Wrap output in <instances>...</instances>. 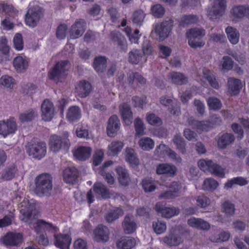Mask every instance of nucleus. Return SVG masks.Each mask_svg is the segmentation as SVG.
<instances>
[{
    "label": "nucleus",
    "instance_id": "f257e3e1",
    "mask_svg": "<svg viewBox=\"0 0 249 249\" xmlns=\"http://www.w3.org/2000/svg\"><path fill=\"white\" fill-rule=\"evenodd\" d=\"M18 208L20 212V219L31 225L33 224V227L37 234L36 240L38 243L43 246L49 244V240L46 234L41 233L42 231L46 230L53 233H57L59 228L52 224L47 222L43 220H37L34 222L33 214L36 209V205L33 200H29L27 198H24L19 204Z\"/></svg>",
    "mask_w": 249,
    "mask_h": 249
},
{
    "label": "nucleus",
    "instance_id": "f03ea898",
    "mask_svg": "<svg viewBox=\"0 0 249 249\" xmlns=\"http://www.w3.org/2000/svg\"><path fill=\"white\" fill-rule=\"evenodd\" d=\"M35 193L40 197L50 196L53 191L52 178L48 174L38 176L35 179Z\"/></svg>",
    "mask_w": 249,
    "mask_h": 249
},
{
    "label": "nucleus",
    "instance_id": "7ed1b4c3",
    "mask_svg": "<svg viewBox=\"0 0 249 249\" xmlns=\"http://www.w3.org/2000/svg\"><path fill=\"white\" fill-rule=\"evenodd\" d=\"M69 138V133L67 131H64L60 135H52L49 142L50 150L54 153L67 151L71 145Z\"/></svg>",
    "mask_w": 249,
    "mask_h": 249
},
{
    "label": "nucleus",
    "instance_id": "20e7f679",
    "mask_svg": "<svg viewBox=\"0 0 249 249\" xmlns=\"http://www.w3.org/2000/svg\"><path fill=\"white\" fill-rule=\"evenodd\" d=\"M68 62L66 60L58 62L49 72V77L56 82H62L67 75Z\"/></svg>",
    "mask_w": 249,
    "mask_h": 249
},
{
    "label": "nucleus",
    "instance_id": "39448f33",
    "mask_svg": "<svg viewBox=\"0 0 249 249\" xmlns=\"http://www.w3.org/2000/svg\"><path fill=\"white\" fill-rule=\"evenodd\" d=\"M172 26L173 21L171 19L156 25L154 30L152 32V37L160 41L164 40L169 36Z\"/></svg>",
    "mask_w": 249,
    "mask_h": 249
},
{
    "label": "nucleus",
    "instance_id": "423d86ee",
    "mask_svg": "<svg viewBox=\"0 0 249 249\" xmlns=\"http://www.w3.org/2000/svg\"><path fill=\"white\" fill-rule=\"evenodd\" d=\"M210 119L211 122L192 120L189 122V124L197 132L201 133L204 131H208L214 125H219L221 123V119L215 115L212 116Z\"/></svg>",
    "mask_w": 249,
    "mask_h": 249
},
{
    "label": "nucleus",
    "instance_id": "0eeeda50",
    "mask_svg": "<svg viewBox=\"0 0 249 249\" xmlns=\"http://www.w3.org/2000/svg\"><path fill=\"white\" fill-rule=\"evenodd\" d=\"M205 31L201 28H193L186 32V36L188 40L189 46L193 48L201 47L205 42L201 39L205 36Z\"/></svg>",
    "mask_w": 249,
    "mask_h": 249
},
{
    "label": "nucleus",
    "instance_id": "6e6552de",
    "mask_svg": "<svg viewBox=\"0 0 249 249\" xmlns=\"http://www.w3.org/2000/svg\"><path fill=\"white\" fill-rule=\"evenodd\" d=\"M42 16L40 7L35 2L30 3L29 9L26 15L25 23L30 27H35Z\"/></svg>",
    "mask_w": 249,
    "mask_h": 249
},
{
    "label": "nucleus",
    "instance_id": "1a4fd4ad",
    "mask_svg": "<svg viewBox=\"0 0 249 249\" xmlns=\"http://www.w3.org/2000/svg\"><path fill=\"white\" fill-rule=\"evenodd\" d=\"M199 168L205 172H209L220 178L224 177L225 169L214 163L211 160H200L197 162Z\"/></svg>",
    "mask_w": 249,
    "mask_h": 249
},
{
    "label": "nucleus",
    "instance_id": "9d476101",
    "mask_svg": "<svg viewBox=\"0 0 249 249\" xmlns=\"http://www.w3.org/2000/svg\"><path fill=\"white\" fill-rule=\"evenodd\" d=\"M18 130V124L14 117L0 120V135L3 138L12 136Z\"/></svg>",
    "mask_w": 249,
    "mask_h": 249
},
{
    "label": "nucleus",
    "instance_id": "9b49d317",
    "mask_svg": "<svg viewBox=\"0 0 249 249\" xmlns=\"http://www.w3.org/2000/svg\"><path fill=\"white\" fill-rule=\"evenodd\" d=\"M225 0H214L211 7L207 10V16L212 20H215L222 16L226 9Z\"/></svg>",
    "mask_w": 249,
    "mask_h": 249
},
{
    "label": "nucleus",
    "instance_id": "f8f14e48",
    "mask_svg": "<svg viewBox=\"0 0 249 249\" xmlns=\"http://www.w3.org/2000/svg\"><path fill=\"white\" fill-rule=\"evenodd\" d=\"M26 151L30 156L40 160L46 154V144L44 142L29 144L26 147Z\"/></svg>",
    "mask_w": 249,
    "mask_h": 249
},
{
    "label": "nucleus",
    "instance_id": "ddd939ff",
    "mask_svg": "<svg viewBox=\"0 0 249 249\" xmlns=\"http://www.w3.org/2000/svg\"><path fill=\"white\" fill-rule=\"evenodd\" d=\"M41 117L46 122L51 121L55 115V107L53 103L48 99L44 100L41 106Z\"/></svg>",
    "mask_w": 249,
    "mask_h": 249
},
{
    "label": "nucleus",
    "instance_id": "4468645a",
    "mask_svg": "<svg viewBox=\"0 0 249 249\" xmlns=\"http://www.w3.org/2000/svg\"><path fill=\"white\" fill-rule=\"evenodd\" d=\"M184 190L185 188L182 186L180 183L173 182L169 187V190L161 193L160 197L165 199L173 198L179 196Z\"/></svg>",
    "mask_w": 249,
    "mask_h": 249
},
{
    "label": "nucleus",
    "instance_id": "2eb2a0df",
    "mask_svg": "<svg viewBox=\"0 0 249 249\" xmlns=\"http://www.w3.org/2000/svg\"><path fill=\"white\" fill-rule=\"evenodd\" d=\"M231 18L237 21L244 17L249 18V6L237 5L233 6L230 11Z\"/></svg>",
    "mask_w": 249,
    "mask_h": 249
},
{
    "label": "nucleus",
    "instance_id": "dca6fc26",
    "mask_svg": "<svg viewBox=\"0 0 249 249\" xmlns=\"http://www.w3.org/2000/svg\"><path fill=\"white\" fill-rule=\"evenodd\" d=\"M54 245L60 249H69L71 238L68 234L54 233Z\"/></svg>",
    "mask_w": 249,
    "mask_h": 249
},
{
    "label": "nucleus",
    "instance_id": "f3484780",
    "mask_svg": "<svg viewBox=\"0 0 249 249\" xmlns=\"http://www.w3.org/2000/svg\"><path fill=\"white\" fill-rule=\"evenodd\" d=\"M155 209L156 212L161 215L163 217L169 218L178 215L179 210L175 207H167L162 203L159 202L156 204Z\"/></svg>",
    "mask_w": 249,
    "mask_h": 249
},
{
    "label": "nucleus",
    "instance_id": "a211bd4d",
    "mask_svg": "<svg viewBox=\"0 0 249 249\" xmlns=\"http://www.w3.org/2000/svg\"><path fill=\"white\" fill-rule=\"evenodd\" d=\"M178 169L172 164L163 163L156 166V173L158 175H166L169 177H173L177 175Z\"/></svg>",
    "mask_w": 249,
    "mask_h": 249
},
{
    "label": "nucleus",
    "instance_id": "6ab92c4d",
    "mask_svg": "<svg viewBox=\"0 0 249 249\" xmlns=\"http://www.w3.org/2000/svg\"><path fill=\"white\" fill-rule=\"evenodd\" d=\"M121 124L116 115L111 116L108 121L107 127V135L110 137H115L120 128Z\"/></svg>",
    "mask_w": 249,
    "mask_h": 249
},
{
    "label": "nucleus",
    "instance_id": "aec40b11",
    "mask_svg": "<svg viewBox=\"0 0 249 249\" xmlns=\"http://www.w3.org/2000/svg\"><path fill=\"white\" fill-rule=\"evenodd\" d=\"M110 232L106 226L100 225L94 230V239L98 242H106L109 239Z\"/></svg>",
    "mask_w": 249,
    "mask_h": 249
},
{
    "label": "nucleus",
    "instance_id": "412c9836",
    "mask_svg": "<svg viewBox=\"0 0 249 249\" xmlns=\"http://www.w3.org/2000/svg\"><path fill=\"white\" fill-rule=\"evenodd\" d=\"M121 26L123 28L122 30L125 33L132 43L136 44L138 43L141 35L139 34L140 32L138 29L135 30L132 32L131 28L126 26V20L125 19H123L122 21Z\"/></svg>",
    "mask_w": 249,
    "mask_h": 249
},
{
    "label": "nucleus",
    "instance_id": "4be33fe9",
    "mask_svg": "<svg viewBox=\"0 0 249 249\" xmlns=\"http://www.w3.org/2000/svg\"><path fill=\"white\" fill-rule=\"evenodd\" d=\"M13 64L15 70L18 73H22L28 69L29 61L26 57L18 55L14 59Z\"/></svg>",
    "mask_w": 249,
    "mask_h": 249
},
{
    "label": "nucleus",
    "instance_id": "5701e85b",
    "mask_svg": "<svg viewBox=\"0 0 249 249\" xmlns=\"http://www.w3.org/2000/svg\"><path fill=\"white\" fill-rule=\"evenodd\" d=\"M174 231L175 233H171L168 236L160 238V241L170 247L179 245L182 243L183 239L176 230Z\"/></svg>",
    "mask_w": 249,
    "mask_h": 249
},
{
    "label": "nucleus",
    "instance_id": "b1692460",
    "mask_svg": "<svg viewBox=\"0 0 249 249\" xmlns=\"http://www.w3.org/2000/svg\"><path fill=\"white\" fill-rule=\"evenodd\" d=\"M22 235L18 232H8L3 238V243L6 246H17L22 241Z\"/></svg>",
    "mask_w": 249,
    "mask_h": 249
},
{
    "label": "nucleus",
    "instance_id": "393cba45",
    "mask_svg": "<svg viewBox=\"0 0 249 249\" xmlns=\"http://www.w3.org/2000/svg\"><path fill=\"white\" fill-rule=\"evenodd\" d=\"M125 161L132 167H136L140 164V160L138 158L135 150L130 147H126L124 153Z\"/></svg>",
    "mask_w": 249,
    "mask_h": 249
},
{
    "label": "nucleus",
    "instance_id": "a878e982",
    "mask_svg": "<svg viewBox=\"0 0 249 249\" xmlns=\"http://www.w3.org/2000/svg\"><path fill=\"white\" fill-rule=\"evenodd\" d=\"M91 152L90 147L80 146L73 151V155L78 160H85L90 158Z\"/></svg>",
    "mask_w": 249,
    "mask_h": 249
},
{
    "label": "nucleus",
    "instance_id": "bb28decb",
    "mask_svg": "<svg viewBox=\"0 0 249 249\" xmlns=\"http://www.w3.org/2000/svg\"><path fill=\"white\" fill-rule=\"evenodd\" d=\"M85 23L83 19L76 20L71 26L70 31L71 37L72 39L78 38L81 36L85 31Z\"/></svg>",
    "mask_w": 249,
    "mask_h": 249
},
{
    "label": "nucleus",
    "instance_id": "cd10ccee",
    "mask_svg": "<svg viewBox=\"0 0 249 249\" xmlns=\"http://www.w3.org/2000/svg\"><path fill=\"white\" fill-rule=\"evenodd\" d=\"M188 225L192 228L200 230H209L210 228V224L202 219L191 217L187 221Z\"/></svg>",
    "mask_w": 249,
    "mask_h": 249
},
{
    "label": "nucleus",
    "instance_id": "c85d7f7f",
    "mask_svg": "<svg viewBox=\"0 0 249 249\" xmlns=\"http://www.w3.org/2000/svg\"><path fill=\"white\" fill-rule=\"evenodd\" d=\"M111 37L113 41L117 43L118 48L120 51L126 52L128 49L127 42L125 38L119 32L111 33Z\"/></svg>",
    "mask_w": 249,
    "mask_h": 249
},
{
    "label": "nucleus",
    "instance_id": "c756f323",
    "mask_svg": "<svg viewBox=\"0 0 249 249\" xmlns=\"http://www.w3.org/2000/svg\"><path fill=\"white\" fill-rule=\"evenodd\" d=\"M91 90L90 84L85 80L80 81L76 86V91L78 95L81 98L88 96Z\"/></svg>",
    "mask_w": 249,
    "mask_h": 249
},
{
    "label": "nucleus",
    "instance_id": "7c9ffc66",
    "mask_svg": "<svg viewBox=\"0 0 249 249\" xmlns=\"http://www.w3.org/2000/svg\"><path fill=\"white\" fill-rule=\"evenodd\" d=\"M136 244V239L132 237H122L116 242L117 247L119 249H131Z\"/></svg>",
    "mask_w": 249,
    "mask_h": 249
},
{
    "label": "nucleus",
    "instance_id": "2f4dec72",
    "mask_svg": "<svg viewBox=\"0 0 249 249\" xmlns=\"http://www.w3.org/2000/svg\"><path fill=\"white\" fill-rule=\"evenodd\" d=\"M120 112L124 123L129 125L132 123L133 115L129 105L123 104L120 107Z\"/></svg>",
    "mask_w": 249,
    "mask_h": 249
},
{
    "label": "nucleus",
    "instance_id": "473e14b6",
    "mask_svg": "<svg viewBox=\"0 0 249 249\" xmlns=\"http://www.w3.org/2000/svg\"><path fill=\"white\" fill-rule=\"evenodd\" d=\"M228 91L231 95L238 94L242 87L241 80L233 77L229 78L228 80Z\"/></svg>",
    "mask_w": 249,
    "mask_h": 249
},
{
    "label": "nucleus",
    "instance_id": "72a5a7b5",
    "mask_svg": "<svg viewBox=\"0 0 249 249\" xmlns=\"http://www.w3.org/2000/svg\"><path fill=\"white\" fill-rule=\"evenodd\" d=\"M124 146V144L121 141H112L107 146V154L110 156H117L122 151Z\"/></svg>",
    "mask_w": 249,
    "mask_h": 249
},
{
    "label": "nucleus",
    "instance_id": "f704fd0d",
    "mask_svg": "<svg viewBox=\"0 0 249 249\" xmlns=\"http://www.w3.org/2000/svg\"><path fill=\"white\" fill-rule=\"evenodd\" d=\"M123 227L126 234H131L135 231L137 225L133 215H127L125 216L123 223Z\"/></svg>",
    "mask_w": 249,
    "mask_h": 249
},
{
    "label": "nucleus",
    "instance_id": "c9c22d12",
    "mask_svg": "<svg viewBox=\"0 0 249 249\" xmlns=\"http://www.w3.org/2000/svg\"><path fill=\"white\" fill-rule=\"evenodd\" d=\"M78 174L75 167H67L63 171V179L67 183H73L76 180Z\"/></svg>",
    "mask_w": 249,
    "mask_h": 249
},
{
    "label": "nucleus",
    "instance_id": "e433bc0d",
    "mask_svg": "<svg viewBox=\"0 0 249 249\" xmlns=\"http://www.w3.org/2000/svg\"><path fill=\"white\" fill-rule=\"evenodd\" d=\"M160 102L164 106H171L169 107V110L171 114L176 116H178L180 114L179 108L178 107L175 100L173 101L166 97H162L160 99Z\"/></svg>",
    "mask_w": 249,
    "mask_h": 249
},
{
    "label": "nucleus",
    "instance_id": "4c0bfd02",
    "mask_svg": "<svg viewBox=\"0 0 249 249\" xmlns=\"http://www.w3.org/2000/svg\"><path fill=\"white\" fill-rule=\"evenodd\" d=\"M201 72L202 73L203 77L201 78L200 77V80L203 81V78H204L208 81L210 86L213 88L216 89H218L219 88L220 86L218 83L216 81L215 78L209 70L204 68L202 69Z\"/></svg>",
    "mask_w": 249,
    "mask_h": 249
},
{
    "label": "nucleus",
    "instance_id": "58836bf2",
    "mask_svg": "<svg viewBox=\"0 0 249 249\" xmlns=\"http://www.w3.org/2000/svg\"><path fill=\"white\" fill-rule=\"evenodd\" d=\"M81 117V111L77 106L70 107L67 113V118L70 122L77 121Z\"/></svg>",
    "mask_w": 249,
    "mask_h": 249
},
{
    "label": "nucleus",
    "instance_id": "ea45409f",
    "mask_svg": "<svg viewBox=\"0 0 249 249\" xmlns=\"http://www.w3.org/2000/svg\"><path fill=\"white\" fill-rule=\"evenodd\" d=\"M226 33L229 41L232 44H236L239 40L240 34L238 30L229 26L226 29Z\"/></svg>",
    "mask_w": 249,
    "mask_h": 249
},
{
    "label": "nucleus",
    "instance_id": "a19ab883",
    "mask_svg": "<svg viewBox=\"0 0 249 249\" xmlns=\"http://www.w3.org/2000/svg\"><path fill=\"white\" fill-rule=\"evenodd\" d=\"M168 79L177 85H182L187 82V77L182 73L178 72H171L168 75Z\"/></svg>",
    "mask_w": 249,
    "mask_h": 249
},
{
    "label": "nucleus",
    "instance_id": "79ce46f5",
    "mask_svg": "<svg viewBox=\"0 0 249 249\" xmlns=\"http://www.w3.org/2000/svg\"><path fill=\"white\" fill-rule=\"evenodd\" d=\"M116 171L118 175V180L120 183L123 185H127L130 179L127 170L122 167H118L116 169Z\"/></svg>",
    "mask_w": 249,
    "mask_h": 249
},
{
    "label": "nucleus",
    "instance_id": "37998d69",
    "mask_svg": "<svg viewBox=\"0 0 249 249\" xmlns=\"http://www.w3.org/2000/svg\"><path fill=\"white\" fill-rule=\"evenodd\" d=\"M140 147L144 151H150L155 145L154 141L148 137H142L138 142Z\"/></svg>",
    "mask_w": 249,
    "mask_h": 249
},
{
    "label": "nucleus",
    "instance_id": "c03bdc74",
    "mask_svg": "<svg viewBox=\"0 0 249 249\" xmlns=\"http://www.w3.org/2000/svg\"><path fill=\"white\" fill-rule=\"evenodd\" d=\"M234 138L233 135L225 133L219 137L217 144L220 148H224L233 142Z\"/></svg>",
    "mask_w": 249,
    "mask_h": 249
},
{
    "label": "nucleus",
    "instance_id": "a18cd8bd",
    "mask_svg": "<svg viewBox=\"0 0 249 249\" xmlns=\"http://www.w3.org/2000/svg\"><path fill=\"white\" fill-rule=\"evenodd\" d=\"M143 54L138 49H133L128 53V61L134 64H138L142 61Z\"/></svg>",
    "mask_w": 249,
    "mask_h": 249
},
{
    "label": "nucleus",
    "instance_id": "49530a36",
    "mask_svg": "<svg viewBox=\"0 0 249 249\" xmlns=\"http://www.w3.org/2000/svg\"><path fill=\"white\" fill-rule=\"evenodd\" d=\"M37 115V112L33 109H30L20 114L19 120L22 123L31 121Z\"/></svg>",
    "mask_w": 249,
    "mask_h": 249
},
{
    "label": "nucleus",
    "instance_id": "de8ad7c7",
    "mask_svg": "<svg viewBox=\"0 0 249 249\" xmlns=\"http://www.w3.org/2000/svg\"><path fill=\"white\" fill-rule=\"evenodd\" d=\"M15 80L8 75H4L0 78V86L5 89H12L15 84Z\"/></svg>",
    "mask_w": 249,
    "mask_h": 249
},
{
    "label": "nucleus",
    "instance_id": "09e8293b",
    "mask_svg": "<svg viewBox=\"0 0 249 249\" xmlns=\"http://www.w3.org/2000/svg\"><path fill=\"white\" fill-rule=\"evenodd\" d=\"M218 186V183L212 178H206L202 185V189L204 191L213 192L216 189Z\"/></svg>",
    "mask_w": 249,
    "mask_h": 249
},
{
    "label": "nucleus",
    "instance_id": "8fccbe9b",
    "mask_svg": "<svg viewBox=\"0 0 249 249\" xmlns=\"http://www.w3.org/2000/svg\"><path fill=\"white\" fill-rule=\"evenodd\" d=\"M93 191L99 196L103 198L109 197V193L106 186L101 183H96L94 185L93 188Z\"/></svg>",
    "mask_w": 249,
    "mask_h": 249
},
{
    "label": "nucleus",
    "instance_id": "3c124183",
    "mask_svg": "<svg viewBox=\"0 0 249 249\" xmlns=\"http://www.w3.org/2000/svg\"><path fill=\"white\" fill-rule=\"evenodd\" d=\"M221 211L227 216H232L235 213L234 205L229 201H225L221 204Z\"/></svg>",
    "mask_w": 249,
    "mask_h": 249
},
{
    "label": "nucleus",
    "instance_id": "603ef678",
    "mask_svg": "<svg viewBox=\"0 0 249 249\" xmlns=\"http://www.w3.org/2000/svg\"><path fill=\"white\" fill-rule=\"evenodd\" d=\"M123 210L120 208H116L110 210L106 215V219L107 222H112L123 214Z\"/></svg>",
    "mask_w": 249,
    "mask_h": 249
},
{
    "label": "nucleus",
    "instance_id": "864d4df0",
    "mask_svg": "<svg viewBox=\"0 0 249 249\" xmlns=\"http://www.w3.org/2000/svg\"><path fill=\"white\" fill-rule=\"evenodd\" d=\"M230 237L229 232L222 231L218 234L213 233L210 236V239L213 242H221L227 241Z\"/></svg>",
    "mask_w": 249,
    "mask_h": 249
},
{
    "label": "nucleus",
    "instance_id": "5fc2aeb1",
    "mask_svg": "<svg viewBox=\"0 0 249 249\" xmlns=\"http://www.w3.org/2000/svg\"><path fill=\"white\" fill-rule=\"evenodd\" d=\"M142 185L145 192H151L156 189L155 181L152 178H145L142 180Z\"/></svg>",
    "mask_w": 249,
    "mask_h": 249
},
{
    "label": "nucleus",
    "instance_id": "6e6d98bb",
    "mask_svg": "<svg viewBox=\"0 0 249 249\" xmlns=\"http://www.w3.org/2000/svg\"><path fill=\"white\" fill-rule=\"evenodd\" d=\"M248 181L246 178L240 177L237 178H234L229 180L225 183V188L228 189L232 187L233 184H237L240 186H243L246 185L248 183Z\"/></svg>",
    "mask_w": 249,
    "mask_h": 249
},
{
    "label": "nucleus",
    "instance_id": "4d7b16f0",
    "mask_svg": "<svg viewBox=\"0 0 249 249\" xmlns=\"http://www.w3.org/2000/svg\"><path fill=\"white\" fill-rule=\"evenodd\" d=\"M106 62L107 60L105 57H96L93 63V67L97 72H102L105 68Z\"/></svg>",
    "mask_w": 249,
    "mask_h": 249
},
{
    "label": "nucleus",
    "instance_id": "13d9d810",
    "mask_svg": "<svg viewBox=\"0 0 249 249\" xmlns=\"http://www.w3.org/2000/svg\"><path fill=\"white\" fill-rule=\"evenodd\" d=\"M75 133L76 136L79 138L89 139L92 138L91 134L80 124L78 125L77 126Z\"/></svg>",
    "mask_w": 249,
    "mask_h": 249
},
{
    "label": "nucleus",
    "instance_id": "bf43d9fd",
    "mask_svg": "<svg viewBox=\"0 0 249 249\" xmlns=\"http://www.w3.org/2000/svg\"><path fill=\"white\" fill-rule=\"evenodd\" d=\"M197 18L194 15H188L182 17L179 21L180 26L185 27L189 24L196 23L197 22Z\"/></svg>",
    "mask_w": 249,
    "mask_h": 249
},
{
    "label": "nucleus",
    "instance_id": "052dcab7",
    "mask_svg": "<svg viewBox=\"0 0 249 249\" xmlns=\"http://www.w3.org/2000/svg\"><path fill=\"white\" fill-rule=\"evenodd\" d=\"M207 102L210 109L213 110H219L222 107V104L220 101L215 97H212L209 98L207 100Z\"/></svg>",
    "mask_w": 249,
    "mask_h": 249
},
{
    "label": "nucleus",
    "instance_id": "680f3d73",
    "mask_svg": "<svg viewBox=\"0 0 249 249\" xmlns=\"http://www.w3.org/2000/svg\"><path fill=\"white\" fill-rule=\"evenodd\" d=\"M151 13L155 17L161 18L165 13V9L161 4H156L151 6Z\"/></svg>",
    "mask_w": 249,
    "mask_h": 249
},
{
    "label": "nucleus",
    "instance_id": "e2e57ef3",
    "mask_svg": "<svg viewBox=\"0 0 249 249\" xmlns=\"http://www.w3.org/2000/svg\"><path fill=\"white\" fill-rule=\"evenodd\" d=\"M146 120L148 123L151 125L158 126L162 124L161 119L155 114L152 113H149L146 114Z\"/></svg>",
    "mask_w": 249,
    "mask_h": 249
},
{
    "label": "nucleus",
    "instance_id": "0e129e2a",
    "mask_svg": "<svg viewBox=\"0 0 249 249\" xmlns=\"http://www.w3.org/2000/svg\"><path fill=\"white\" fill-rule=\"evenodd\" d=\"M196 200L197 206L202 208H205L209 206L211 202L210 199L204 195L196 197Z\"/></svg>",
    "mask_w": 249,
    "mask_h": 249
},
{
    "label": "nucleus",
    "instance_id": "69168bd1",
    "mask_svg": "<svg viewBox=\"0 0 249 249\" xmlns=\"http://www.w3.org/2000/svg\"><path fill=\"white\" fill-rule=\"evenodd\" d=\"M128 81L129 84L134 86L137 85L138 83L142 85L145 83V79L137 73L130 74Z\"/></svg>",
    "mask_w": 249,
    "mask_h": 249
},
{
    "label": "nucleus",
    "instance_id": "338daca9",
    "mask_svg": "<svg viewBox=\"0 0 249 249\" xmlns=\"http://www.w3.org/2000/svg\"><path fill=\"white\" fill-rule=\"evenodd\" d=\"M174 143L177 148L183 154L185 153V143L183 138L180 135L177 134L174 136L173 139Z\"/></svg>",
    "mask_w": 249,
    "mask_h": 249
},
{
    "label": "nucleus",
    "instance_id": "774afa93",
    "mask_svg": "<svg viewBox=\"0 0 249 249\" xmlns=\"http://www.w3.org/2000/svg\"><path fill=\"white\" fill-rule=\"evenodd\" d=\"M37 90L36 86L33 83H24L22 86V92L26 94L31 95L35 93Z\"/></svg>",
    "mask_w": 249,
    "mask_h": 249
}]
</instances>
